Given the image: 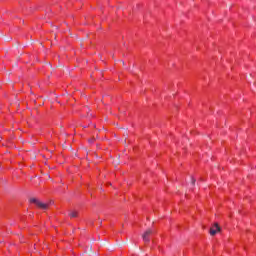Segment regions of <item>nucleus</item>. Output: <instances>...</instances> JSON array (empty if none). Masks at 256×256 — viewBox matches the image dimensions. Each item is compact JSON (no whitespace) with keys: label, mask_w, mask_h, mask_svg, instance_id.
I'll return each instance as SVG.
<instances>
[{"label":"nucleus","mask_w":256,"mask_h":256,"mask_svg":"<svg viewBox=\"0 0 256 256\" xmlns=\"http://www.w3.org/2000/svg\"><path fill=\"white\" fill-rule=\"evenodd\" d=\"M116 165H119V161L116 162Z\"/></svg>","instance_id":"8"},{"label":"nucleus","mask_w":256,"mask_h":256,"mask_svg":"<svg viewBox=\"0 0 256 256\" xmlns=\"http://www.w3.org/2000/svg\"><path fill=\"white\" fill-rule=\"evenodd\" d=\"M30 203H34L38 209L47 210L49 209V204L43 203L41 200H38L37 198H31Z\"/></svg>","instance_id":"1"},{"label":"nucleus","mask_w":256,"mask_h":256,"mask_svg":"<svg viewBox=\"0 0 256 256\" xmlns=\"http://www.w3.org/2000/svg\"><path fill=\"white\" fill-rule=\"evenodd\" d=\"M195 178H192V185H195Z\"/></svg>","instance_id":"6"},{"label":"nucleus","mask_w":256,"mask_h":256,"mask_svg":"<svg viewBox=\"0 0 256 256\" xmlns=\"http://www.w3.org/2000/svg\"><path fill=\"white\" fill-rule=\"evenodd\" d=\"M122 65H125V62L124 61H121Z\"/></svg>","instance_id":"7"},{"label":"nucleus","mask_w":256,"mask_h":256,"mask_svg":"<svg viewBox=\"0 0 256 256\" xmlns=\"http://www.w3.org/2000/svg\"><path fill=\"white\" fill-rule=\"evenodd\" d=\"M153 229H148L142 234V239L145 243H149L151 235H153Z\"/></svg>","instance_id":"2"},{"label":"nucleus","mask_w":256,"mask_h":256,"mask_svg":"<svg viewBox=\"0 0 256 256\" xmlns=\"http://www.w3.org/2000/svg\"><path fill=\"white\" fill-rule=\"evenodd\" d=\"M68 215H69V217H71V219H75V218L79 217V212L70 211Z\"/></svg>","instance_id":"4"},{"label":"nucleus","mask_w":256,"mask_h":256,"mask_svg":"<svg viewBox=\"0 0 256 256\" xmlns=\"http://www.w3.org/2000/svg\"><path fill=\"white\" fill-rule=\"evenodd\" d=\"M88 143H90V144H91V143H95V138L89 139V140H88Z\"/></svg>","instance_id":"5"},{"label":"nucleus","mask_w":256,"mask_h":256,"mask_svg":"<svg viewBox=\"0 0 256 256\" xmlns=\"http://www.w3.org/2000/svg\"><path fill=\"white\" fill-rule=\"evenodd\" d=\"M219 231H221V227H219L218 223H215L214 228H210V235H212V236L217 235V233H219Z\"/></svg>","instance_id":"3"}]
</instances>
